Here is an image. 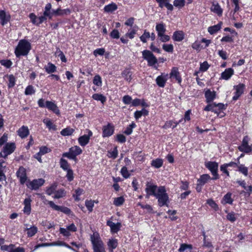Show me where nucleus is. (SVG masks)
Returning a JSON list of instances; mask_svg holds the SVG:
<instances>
[{
	"label": "nucleus",
	"instance_id": "nucleus-5",
	"mask_svg": "<svg viewBox=\"0 0 252 252\" xmlns=\"http://www.w3.org/2000/svg\"><path fill=\"white\" fill-rule=\"evenodd\" d=\"M82 152V150L79 146H75L70 148L68 152L63 153V157L74 159L76 158V156L80 155Z\"/></svg>",
	"mask_w": 252,
	"mask_h": 252
},
{
	"label": "nucleus",
	"instance_id": "nucleus-33",
	"mask_svg": "<svg viewBox=\"0 0 252 252\" xmlns=\"http://www.w3.org/2000/svg\"><path fill=\"white\" fill-rule=\"evenodd\" d=\"M156 30L157 31L158 36L164 33L166 31L165 26L163 23L157 24L156 26Z\"/></svg>",
	"mask_w": 252,
	"mask_h": 252
},
{
	"label": "nucleus",
	"instance_id": "nucleus-54",
	"mask_svg": "<svg viewBox=\"0 0 252 252\" xmlns=\"http://www.w3.org/2000/svg\"><path fill=\"white\" fill-rule=\"evenodd\" d=\"M173 4L176 7L182 8L185 5V0H174Z\"/></svg>",
	"mask_w": 252,
	"mask_h": 252
},
{
	"label": "nucleus",
	"instance_id": "nucleus-40",
	"mask_svg": "<svg viewBox=\"0 0 252 252\" xmlns=\"http://www.w3.org/2000/svg\"><path fill=\"white\" fill-rule=\"evenodd\" d=\"M92 98L97 101H100L103 104L106 100V98L103 95L99 94H94L93 95Z\"/></svg>",
	"mask_w": 252,
	"mask_h": 252
},
{
	"label": "nucleus",
	"instance_id": "nucleus-51",
	"mask_svg": "<svg viewBox=\"0 0 252 252\" xmlns=\"http://www.w3.org/2000/svg\"><path fill=\"white\" fill-rule=\"evenodd\" d=\"M238 170L239 172L242 173L245 176H247L248 174V169L247 167L243 164H240L237 166Z\"/></svg>",
	"mask_w": 252,
	"mask_h": 252
},
{
	"label": "nucleus",
	"instance_id": "nucleus-64",
	"mask_svg": "<svg viewBox=\"0 0 252 252\" xmlns=\"http://www.w3.org/2000/svg\"><path fill=\"white\" fill-rule=\"evenodd\" d=\"M163 49L167 52L171 53L173 51V46L172 44H163L162 45Z\"/></svg>",
	"mask_w": 252,
	"mask_h": 252
},
{
	"label": "nucleus",
	"instance_id": "nucleus-61",
	"mask_svg": "<svg viewBox=\"0 0 252 252\" xmlns=\"http://www.w3.org/2000/svg\"><path fill=\"white\" fill-rule=\"evenodd\" d=\"M10 250L8 252H24L25 250L23 248L18 247L15 248V246L13 244H10Z\"/></svg>",
	"mask_w": 252,
	"mask_h": 252
},
{
	"label": "nucleus",
	"instance_id": "nucleus-12",
	"mask_svg": "<svg viewBox=\"0 0 252 252\" xmlns=\"http://www.w3.org/2000/svg\"><path fill=\"white\" fill-rule=\"evenodd\" d=\"M16 175L21 184L23 185L26 183L28 177L26 170L24 167L23 166L20 167L16 172Z\"/></svg>",
	"mask_w": 252,
	"mask_h": 252
},
{
	"label": "nucleus",
	"instance_id": "nucleus-31",
	"mask_svg": "<svg viewBox=\"0 0 252 252\" xmlns=\"http://www.w3.org/2000/svg\"><path fill=\"white\" fill-rule=\"evenodd\" d=\"M71 12L69 8L62 9L60 8H58L55 11V16H63L70 14Z\"/></svg>",
	"mask_w": 252,
	"mask_h": 252
},
{
	"label": "nucleus",
	"instance_id": "nucleus-26",
	"mask_svg": "<svg viewBox=\"0 0 252 252\" xmlns=\"http://www.w3.org/2000/svg\"><path fill=\"white\" fill-rule=\"evenodd\" d=\"M138 26L135 25L132 28H130L128 30V31L125 34V36L129 37L130 39H133L138 31Z\"/></svg>",
	"mask_w": 252,
	"mask_h": 252
},
{
	"label": "nucleus",
	"instance_id": "nucleus-41",
	"mask_svg": "<svg viewBox=\"0 0 252 252\" xmlns=\"http://www.w3.org/2000/svg\"><path fill=\"white\" fill-rule=\"evenodd\" d=\"M84 192V191L82 189L78 188L75 190L74 193L73 194V197L76 201H79L80 200V196Z\"/></svg>",
	"mask_w": 252,
	"mask_h": 252
},
{
	"label": "nucleus",
	"instance_id": "nucleus-30",
	"mask_svg": "<svg viewBox=\"0 0 252 252\" xmlns=\"http://www.w3.org/2000/svg\"><path fill=\"white\" fill-rule=\"evenodd\" d=\"M232 193L230 192L227 193L223 197L221 200V203L223 205L226 204H232L233 199L231 197Z\"/></svg>",
	"mask_w": 252,
	"mask_h": 252
},
{
	"label": "nucleus",
	"instance_id": "nucleus-8",
	"mask_svg": "<svg viewBox=\"0 0 252 252\" xmlns=\"http://www.w3.org/2000/svg\"><path fill=\"white\" fill-rule=\"evenodd\" d=\"M45 183V180L42 178L34 179L28 182L26 185L28 188L32 190H36L41 187Z\"/></svg>",
	"mask_w": 252,
	"mask_h": 252
},
{
	"label": "nucleus",
	"instance_id": "nucleus-50",
	"mask_svg": "<svg viewBox=\"0 0 252 252\" xmlns=\"http://www.w3.org/2000/svg\"><path fill=\"white\" fill-rule=\"evenodd\" d=\"M60 165L61 167L64 170L66 171L70 169L67 161L63 158H62L60 160Z\"/></svg>",
	"mask_w": 252,
	"mask_h": 252
},
{
	"label": "nucleus",
	"instance_id": "nucleus-63",
	"mask_svg": "<svg viewBox=\"0 0 252 252\" xmlns=\"http://www.w3.org/2000/svg\"><path fill=\"white\" fill-rule=\"evenodd\" d=\"M60 232L65 237H69L71 235L70 232L69 231L67 228H64L63 227H61L60 228Z\"/></svg>",
	"mask_w": 252,
	"mask_h": 252
},
{
	"label": "nucleus",
	"instance_id": "nucleus-36",
	"mask_svg": "<svg viewBox=\"0 0 252 252\" xmlns=\"http://www.w3.org/2000/svg\"><path fill=\"white\" fill-rule=\"evenodd\" d=\"M163 160L160 158H156L154 159L151 162V165L156 168L161 167L163 165Z\"/></svg>",
	"mask_w": 252,
	"mask_h": 252
},
{
	"label": "nucleus",
	"instance_id": "nucleus-35",
	"mask_svg": "<svg viewBox=\"0 0 252 252\" xmlns=\"http://www.w3.org/2000/svg\"><path fill=\"white\" fill-rule=\"evenodd\" d=\"M43 122L49 130H56V126H55L53 124L51 120L50 119H49V118L44 119L43 120Z\"/></svg>",
	"mask_w": 252,
	"mask_h": 252
},
{
	"label": "nucleus",
	"instance_id": "nucleus-37",
	"mask_svg": "<svg viewBox=\"0 0 252 252\" xmlns=\"http://www.w3.org/2000/svg\"><path fill=\"white\" fill-rule=\"evenodd\" d=\"M117 9V6L115 3H111L105 5L104 7V11L106 12H112Z\"/></svg>",
	"mask_w": 252,
	"mask_h": 252
},
{
	"label": "nucleus",
	"instance_id": "nucleus-46",
	"mask_svg": "<svg viewBox=\"0 0 252 252\" xmlns=\"http://www.w3.org/2000/svg\"><path fill=\"white\" fill-rule=\"evenodd\" d=\"M93 82L94 84L96 86L101 87L102 86V79L99 75H96L94 76Z\"/></svg>",
	"mask_w": 252,
	"mask_h": 252
},
{
	"label": "nucleus",
	"instance_id": "nucleus-11",
	"mask_svg": "<svg viewBox=\"0 0 252 252\" xmlns=\"http://www.w3.org/2000/svg\"><path fill=\"white\" fill-rule=\"evenodd\" d=\"M86 131L87 134L80 136L78 139V143L82 147H85L89 143L90 138L93 135V132L90 130L87 129Z\"/></svg>",
	"mask_w": 252,
	"mask_h": 252
},
{
	"label": "nucleus",
	"instance_id": "nucleus-57",
	"mask_svg": "<svg viewBox=\"0 0 252 252\" xmlns=\"http://www.w3.org/2000/svg\"><path fill=\"white\" fill-rule=\"evenodd\" d=\"M51 151V150L49 149L46 146H42L39 149V152L37 153L38 156L43 155L45 154H47Z\"/></svg>",
	"mask_w": 252,
	"mask_h": 252
},
{
	"label": "nucleus",
	"instance_id": "nucleus-53",
	"mask_svg": "<svg viewBox=\"0 0 252 252\" xmlns=\"http://www.w3.org/2000/svg\"><path fill=\"white\" fill-rule=\"evenodd\" d=\"M123 76L126 81L129 82L132 79L131 72L128 69L124 71Z\"/></svg>",
	"mask_w": 252,
	"mask_h": 252
},
{
	"label": "nucleus",
	"instance_id": "nucleus-7",
	"mask_svg": "<svg viewBox=\"0 0 252 252\" xmlns=\"http://www.w3.org/2000/svg\"><path fill=\"white\" fill-rule=\"evenodd\" d=\"M250 138L248 136H245L242 141L241 145L239 146L238 149L246 153H249L252 151V144L249 145V142Z\"/></svg>",
	"mask_w": 252,
	"mask_h": 252
},
{
	"label": "nucleus",
	"instance_id": "nucleus-23",
	"mask_svg": "<svg viewBox=\"0 0 252 252\" xmlns=\"http://www.w3.org/2000/svg\"><path fill=\"white\" fill-rule=\"evenodd\" d=\"M17 133L21 138H24L29 135V130L27 126H23L18 130Z\"/></svg>",
	"mask_w": 252,
	"mask_h": 252
},
{
	"label": "nucleus",
	"instance_id": "nucleus-32",
	"mask_svg": "<svg viewBox=\"0 0 252 252\" xmlns=\"http://www.w3.org/2000/svg\"><path fill=\"white\" fill-rule=\"evenodd\" d=\"M25 230L27 231L28 237H32L37 233L38 229L37 227L32 225L29 228L27 227Z\"/></svg>",
	"mask_w": 252,
	"mask_h": 252
},
{
	"label": "nucleus",
	"instance_id": "nucleus-13",
	"mask_svg": "<svg viewBox=\"0 0 252 252\" xmlns=\"http://www.w3.org/2000/svg\"><path fill=\"white\" fill-rule=\"evenodd\" d=\"M114 131V127L111 124H108L102 127V136L103 137L111 136Z\"/></svg>",
	"mask_w": 252,
	"mask_h": 252
},
{
	"label": "nucleus",
	"instance_id": "nucleus-20",
	"mask_svg": "<svg viewBox=\"0 0 252 252\" xmlns=\"http://www.w3.org/2000/svg\"><path fill=\"white\" fill-rule=\"evenodd\" d=\"M234 71L232 68H228L221 73V79L228 80L234 74Z\"/></svg>",
	"mask_w": 252,
	"mask_h": 252
},
{
	"label": "nucleus",
	"instance_id": "nucleus-60",
	"mask_svg": "<svg viewBox=\"0 0 252 252\" xmlns=\"http://www.w3.org/2000/svg\"><path fill=\"white\" fill-rule=\"evenodd\" d=\"M35 93L34 88L32 85L28 86L25 90V94L26 95H31Z\"/></svg>",
	"mask_w": 252,
	"mask_h": 252
},
{
	"label": "nucleus",
	"instance_id": "nucleus-2",
	"mask_svg": "<svg viewBox=\"0 0 252 252\" xmlns=\"http://www.w3.org/2000/svg\"><path fill=\"white\" fill-rule=\"evenodd\" d=\"M31 49V44L26 39H21L19 41L15 48V54L17 57L21 56H27Z\"/></svg>",
	"mask_w": 252,
	"mask_h": 252
},
{
	"label": "nucleus",
	"instance_id": "nucleus-6",
	"mask_svg": "<svg viewBox=\"0 0 252 252\" xmlns=\"http://www.w3.org/2000/svg\"><path fill=\"white\" fill-rule=\"evenodd\" d=\"M205 167L208 168L213 176V179L216 180L219 178L218 174V163L215 161H207L205 162Z\"/></svg>",
	"mask_w": 252,
	"mask_h": 252
},
{
	"label": "nucleus",
	"instance_id": "nucleus-3",
	"mask_svg": "<svg viewBox=\"0 0 252 252\" xmlns=\"http://www.w3.org/2000/svg\"><path fill=\"white\" fill-rule=\"evenodd\" d=\"M91 240L94 252H106L103 243L98 234L94 233L91 236Z\"/></svg>",
	"mask_w": 252,
	"mask_h": 252
},
{
	"label": "nucleus",
	"instance_id": "nucleus-18",
	"mask_svg": "<svg viewBox=\"0 0 252 252\" xmlns=\"http://www.w3.org/2000/svg\"><path fill=\"white\" fill-rule=\"evenodd\" d=\"M167 74H162L156 78V83L160 87H164L167 80Z\"/></svg>",
	"mask_w": 252,
	"mask_h": 252
},
{
	"label": "nucleus",
	"instance_id": "nucleus-21",
	"mask_svg": "<svg viewBox=\"0 0 252 252\" xmlns=\"http://www.w3.org/2000/svg\"><path fill=\"white\" fill-rule=\"evenodd\" d=\"M216 95V92L214 91H212L210 89H207L205 92V97L207 103L213 101L215 99Z\"/></svg>",
	"mask_w": 252,
	"mask_h": 252
},
{
	"label": "nucleus",
	"instance_id": "nucleus-47",
	"mask_svg": "<svg viewBox=\"0 0 252 252\" xmlns=\"http://www.w3.org/2000/svg\"><path fill=\"white\" fill-rule=\"evenodd\" d=\"M124 201L125 199L124 197L120 196L114 198L113 204L116 206H120L124 203Z\"/></svg>",
	"mask_w": 252,
	"mask_h": 252
},
{
	"label": "nucleus",
	"instance_id": "nucleus-15",
	"mask_svg": "<svg viewBox=\"0 0 252 252\" xmlns=\"http://www.w3.org/2000/svg\"><path fill=\"white\" fill-rule=\"evenodd\" d=\"M32 199L30 197H28L25 199L23 202L24 208L23 211L24 214L29 216L30 215L32 211L31 203Z\"/></svg>",
	"mask_w": 252,
	"mask_h": 252
},
{
	"label": "nucleus",
	"instance_id": "nucleus-17",
	"mask_svg": "<svg viewBox=\"0 0 252 252\" xmlns=\"http://www.w3.org/2000/svg\"><path fill=\"white\" fill-rule=\"evenodd\" d=\"M11 18L10 14L5 10H0V23L1 25L4 26L9 22Z\"/></svg>",
	"mask_w": 252,
	"mask_h": 252
},
{
	"label": "nucleus",
	"instance_id": "nucleus-27",
	"mask_svg": "<svg viewBox=\"0 0 252 252\" xmlns=\"http://www.w3.org/2000/svg\"><path fill=\"white\" fill-rule=\"evenodd\" d=\"M211 10L219 16H220L222 13V9L217 2H213L211 7Z\"/></svg>",
	"mask_w": 252,
	"mask_h": 252
},
{
	"label": "nucleus",
	"instance_id": "nucleus-9",
	"mask_svg": "<svg viewBox=\"0 0 252 252\" xmlns=\"http://www.w3.org/2000/svg\"><path fill=\"white\" fill-rule=\"evenodd\" d=\"M16 148L15 144L13 142L6 143L3 147L2 153L3 158H6L8 155L11 154Z\"/></svg>",
	"mask_w": 252,
	"mask_h": 252
},
{
	"label": "nucleus",
	"instance_id": "nucleus-34",
	"mask_svg": "<svg viewBox=\"0 0 252 252\" xmlns=\"http://www.w3.org/2000/svg\"><path fill=\"white\" fill-rule=\"evenodd\" d=\"M57 188V184L54 183L51 185L49 187H47L46 189V193L49 195H51L53 193H55L56 190Z\"/></svg>",
	"mask_w": 252,
	"mask_h": 252
},
{
	"label": "nucleus",
	"instance_id": "nucleus-28",
	"mask_svg": "<svg viewBox=\"0 0 252 252\" xmlns=\"http://www.w3.org/2000/svg\"><path fill=\"white\" fill-rule=\"evenodd\" d=\"M211 179V177L208 174H203L201 175L199 179H198V186H202L206 183L209 180Z\"/></svg>",
	"mask_w": 252,
	"mask_h": 252
},
{
	"label": "nucleus",
	"instance_id": "nucleus-25",
	"mask_svg": "<svg viewBox=\"0 0 252 252\" xmlns=\"http://www.w3.org/2000/svg\"><path fill=\"white\" fill-rule=\"evenodd\" d=\"M185 34L183 31H177L173 33L172 38L175 41H181L184 38Z\"/></svg>",
	"mask_w": 252,
	"mask_h": 252
},
{
	"label": "nucleus",
	"instance_id": "nucleus-52",
	"mask_svg": "<svg viewBox=\"0 0 252 252\" xmlns=\"http://www.w3.org/2000/svg\"><path fill=\"white\" fill-rule=\"evenodd\" d=\"M210 67V65L206 61L200 64L199 70L201 72L207 71Z\"/></svg>",
	"mask_w": 252,
	"mask_h": 252
},
{
	"label": "nucleus",
	"instance_id": "nucleus-55",
	"mask_svg": "<svg viewBox=\"0 0 252 252\" xmlns=\"http://www.w3.org/2000/svg\"><path fill=\"white\" fill-rule=\"evenodd\" d=\"M121 173L123 177L126 179L129 178L130 175L127 168L126 166H124L122 168L121 170Z\"/></svg>",
	"mask_w": 252,
	"mask_h": 252
},
{
	"label": "nucleus",
	"instance_id": "nucleus-29",
	"mask_svg": "<svg viewBox=\"0 0 252 252\" xmlns=\"http://www.w3.org/2000/svg\"><path fill=\"white\" fill-rule=\"evenodd\" d=\"M221 25L222 23L220 22L216 25L209 27L208 28V32L210 33V34H213L220 30L221 28Z\"/></svg>",
	"mask_w": 252,
	"mask_h": 252
},
{
	"label": "nucleus",
	"instance_id": "nucleus-24",
	"mask_svg": "<svg viewBox=\"0 0 252 252\" xmlns=\"http://www.w3.org/2000/svg\"><path fill=\"white\" fill-rule=\"evenodd\" d=\"M118 244V243L117 239L113 238L109 239L107 242V246L109 250L111 252H113V250L115 249L117 247Z\"/></svg>",
	"mask_w": 252,
	"mask_h": 252
},
{
	"label": "nucleus",
	"instance_id": "nucleus-59",
	"mask_svg": "<svg viewBox=\"0 0 252 252\" xmlns=\"http://www.w3.org/2000/svg\"><path fill=\"white\" fill-rule=\"evenodd\" d=\"M105 50L104 48H98L94 50L93 52V54L95 57L97 56H103L105 53Z\"/></svg>",
	"mask_w": 252,
	"mask_h": 252
},
{
	"label": "nucleus",
	"instance_id": "nucleus-62",
	"mask_svg": "<svg viewBox=\"0 0 252 252\" xmlns=\"http://www.w3.org/2000/svg\"><path fill=\"white\" fill-rule=\"evenodd\" d=\"M207 204L215 210H217L219 209L218 205L212 199H208L207 201Z\"/></svg>",
	"mask_w": 252,
	"mask_h": 252
},
{
	"label": "nucleus",
	"instance_id": "nucleus-4",
	"mask_svg": "<svg viewBox=\"0 0 252 252\" xmlns=\"http://www.w3.org/2000/svg\"><path fill=\"white\" fill-rule=\"evenodd\" d=\"M142 54L143 58L147 62L149 66H154L157 63L158 60L151 51L145 50Z\"/></svg>",
	"mask_w": 252,
	"mask_h": 252
},
{
	"label": "nucleus",
	"instance_id": "nucleus-56",
	"mask_svg": "<svg viewBox=\"0 0 252 252\" xmlns=\"http://www.w3.org/2000/svg\"><path fill=\"white\" fill-rule=\"evenodd\" d=\"M94 201H93L92 200H86L85 201V205L89 211V212H92L93 209V207H94Z\"/></svg>",
	"mask_w": 252,
	"mask_h": 252
},
{
	"label": "nucleus",
	"instance_id": "nucleus-22",
	"mask_svg": "<svg viewBox=\"0 0 252 252\" xmlns=\"http://www.w3.org/2000/svg\"><path fill=\"white\" fill-rule=\"evenodd\" d=\"M45 103L46 107L49 110L52 111L57 115L60 114V110L56 104L50 101H46Z\"/></svg>",
	"mask_w": 252,
	"mask_h": 252
},
{
	"label": "nucleus",
	"instance_id": "nucleus-16",
	"mask_svg": "<svg viewBox=\"0 0 252 252\" xmlns=\"http://www.w3.org/2000/svg\"><path fill=\"white\" fill-rule=\"evenodd\" d=\"M245 86L243 84H239L238 85L234 86V89L235 90L234 95L233 97V100H236L244 92V89Z\"/></svg>",
	"mask_w": 252,
	"mask_h": 252
},
{
	"label": "nucleus",
	"instance_id": "nucleus-14",
	"mask_svg": "<svg viewBox=\"0 0 252 252\" xmlns=\"http://www.w3.org/2000/svg\"><path fill=\"white\" fill-rule=\"evenodd\" d=\"M106 224L110 228V232L112 234L117 233L121 227V223L120 222L114 223L110 220H108Z\"/></svg>",
	"mask_w": 252,
	"mask_h": 252
},
{
	"label": "nucleus",
	"instance_id": "nucleus-58",
	"mask_svg": "<svg viewBox=\"0 0 252 252\" xmlns=\"http://www.w3.org/2000/svg\"><path fill=\"white\" fill-rule=\"evenodd\" d=\"M118 154V151L117 147H115L113 151H109L108 156L109 158H113V159L116 158L117 157Z\"/></svg>",
	"mask_w": 252,
	"mask_h": 252
},
{
	"label": "nucleus",
	"instance_id": "nucleus-39",
	"mask_svg": "<svg viewBox=\"0 0 252 252\" xmlns=\"http://www.w3.org/2000/svg\"><path fill=\"white\" fill-rule=\"evenodd\" d=\"M53 196L54 198L59 199L65 196L66 191L64 189H60L55 191Z\"/></svg>",
	"mask_w": 252,
	"mask_h": 252
},
{
	"label": "nucleus",
	"instance_id": "nucleus-10",
	"mask_svg": "<svg viewBox=\"0 0 252 252\" xmlns=\"http://www.w3.org/2000/svg\"><path fill=\"white\" fill-rule=\"evenodd\" d=\"M44 204H48L49 205L50 207L52 208L53 210L58 211H61L62 212H63L66 214H69L70 213V210L65 207L58 206L57 205H56L53 201H48L47 200H45L44 202Z\"/></svg>",
	"mask_w": 252,
	"mask_h": 252
},
{
	"label": "nucleus",
	"instance_id": "nucleus-43",
	"mask_svg": "<svg viewBox=\"0 0 252 252\" xmlns=\"http://www.w3.org/2000/svg\"><path fill=\"white\" fill-rule=\"evenodd\" d=\"M191 249L192 247L191 245L182 244L179 249V252H190Z\"/></svg>",
	"mask_w": 252,
	"mask_h": 252
},
{
	"label": "nucleus",
	"instance_id": "nucleus-19",
	"mask_svg": "<svg viewBox=\"0 0 252 252\" xmlns=\"http://www.w3.org/2000/svg\"><path fill=\"white\" fill-rule=\"evenodd\" d=\"M170 78H174L177 81L179 84L182 82V78L180 76L178 68L176 67H174L172 68L171 72L169 74Z\"/></svg>",
	"mask_w": 252,
	"mask_h": 252
},
{
	"label": "nucleus",
	"instance_id": "nucleus-38",
	"mask_svg": "<svg viewBox=\"0 0 252 252\" xmlns=\"http://www.w3.org/2000/svg\"><path fill=\"white\" fill-rule=\"evenodd\" d=\"M44 68L48 73H53L56 71V66L51 63H49L46 65H45Z\"/></svg>",
	"mask_w": 252,
	"mask_h": 252
},
{
	"label": "nucleus",
	"instance_id": "nucleus-49",
	"mask_svg": "<svg viewBox=\"0 0 252 252\" xmlns=\"http://www.w3.org/2000/svg\"><path fill=\"white\" fill-rule=\"evenodd\" d=\"M150 37V33L149 32L145 30L143 34L140 37V40L143 43H146L147 41V39Z\"/></svg>",
	"mask_w": 252,
	"mask_h": 252
},
{
	"label": "nucleus",
	"instance_id": "nucleus-44",
	"mask_svg": "<svg viewBox=\"0 0 252 252\" xmlns=\"http://www.w3.org/2000/svg\"><path fill=\"white\" fill-rule=\"evenodd\" d=\"M204 110L206 111H212L215 112V113H218V111L216 108V103H213L212 104H210L207 105L204 109Z\"/></svg>",
	"mask_w": 252,
	"mask_h": 252
},
{
	"label": "nucleus",
	"instance_id": "nucleus-1",
	"mask_svg": "<svg viewBox=\"0 0 252 252\" xmlns=\"http://www.w3.org/2000/svg\"><path fill=\"white\" fill-rule=\"evenodd\" d=\"M145 191L146 198L154 196L158 199L159 206H168L169 196L164 186L158 187L152 182H148L146 185Z\"/></svg>",
	"mask_w": 252,
	"mask_h": 252
},
{
	"label": "nucleus",
	"instance_id": "nucleus-42",
	"mask_svg": "<svg viewBox=\"0 0 252 252\" xmlns=\"http://www.w3.org/2000/svg\"><path fill=\"white\" fill-rule=\"evenodd\" d=\"M182 121H183V119H181L180 120H179V121L178 122H174L172 121H168V122H166V123L165 124L164 127L168 128V127L172 126V128H174L176 127L179 123H182Z\"/></svg>",
	"mask_w": 252,
	"mask_h": 252
},
{
	"label": "nucleus",
	"instance_id": "nucleus-48",
	"mask_svg": "<svg viewBox=\"0 0 252 252\" xmlns=\"http://www.w3.org/2000/svg\"><path fill=\"white\" fill-rule=\"evenodd\" d=\"M8 80V87L9 88H12L15 84V78L13 75H9L7 76Z\"/></svg>",
	"mask_w": 252,
	"mask_h": 252
},
{
	"label": "nucleus",
	"instance_id": "nucleus-45",
	"mask_svg": "<svg viewBox=\"0 0 252 252\" xmlns=\"http://www.w3.org/2000/svg\"><path fill=\"white\" fill-rule=\"evenodd\" d=\"M74 129L70 127H66L65 128L63 129L61 131V134L63 136H69L71 135L73 132H74Z\"/></svg>",
	"mask_w": 252,
	"mask_h": 252
}]
</instances>
